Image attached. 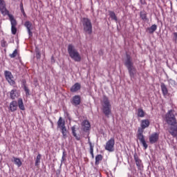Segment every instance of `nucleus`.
Segmentation results:
<instances>
[{"label":"nucleus","instance_id":"obj_28","mask_svg":"<svg viewBox=\"0 0 177 177\" xmlns=\"http://www.w3.org/2000/svg\"><path fill=\"white\" fill-rule=\"evenodd\" d=\"M88 145L90 146V153L93 158L95 157L93 155V145H92V142L91 141H89V139H88Z\"/></svg>","mask_w":177,"mask_h":177},{"label":"nucleus","instance_id":"obj_31","mask_svg":"<svg viewBox=\"0 0 177 177\" xmlns=\"http://www.w3.org/2000/svg\"><path fill=\"white\" fill-rule=\"evenodd\" d=\"M66 151H64L63 153H62V159H61V165H63V162L64 161H66Z\"/></svg>","mask_w":177,"mask_h":177},{"label":"nucleus","instance_id":"obj_4","mask_svg":"<svg viewBox=\"0 0 177 177\" xmlns=\"http://www.w3.org/2000/svg\"><path fill=\"white\" fill-rule=\"evenodd\" d=\"M101 106L102 107V113L109 118L111 115V103L107 97H103L102 101L101 102Z\"/></svg>","mask_w":177,"mask_h":177},{"label":"nucleus","instance_id":"obj_35","mask_svg":"<svg viewBox=\"0 0 177 177\" xmlns=\"http://www.w3.org/2000/svg\"><path fill=\"white\" fill-rule=\"evenodd\" d=\"M1 45L2 48H6V46H8V43L5 40H1Z\"/></svg>","mask_w":177,"mask_h":177},{"label":"nucleus","instance_id":"obj_5","mask_svg":"<svg viewBox=\"0 0 177 177\" xmlns=\"http://www.w3.org/2000/svg\"><path fill=\"white\" fill-rule=\"evenodd\" d=\"M68 53L70 57L74 60V62H81V55H80L78 50L75 49V47L72 44L68 46Z\"/></svg>","mask_w":177,"mask_h":177},{"label":"nucleus","instance_id":"obj_7","mask_svg":"<svg viewBox=\"0 0 177 177\" xmlns=\"http://www.w3.org/2000/svg\"><path fill=\"white\" fill-rule=\"evenodd\" d=\"M57 124V129H60L64 139H66V138H67V133H68L67 128H66V121L63 120L62 117H60Z\"/></svg>","mask_w":177,"mask_h":177},{"label":"nucleus","instance_id":"obj_14","mask_svg":"<svg viewBox=\"0 0 177 177\" xmlns=\"http://www.w3.org/2000/svg\"><path fill=\"white\" fill-rule=\"evenodd\" d=\"M82 126L84 131H89L91 129V123L88 120H84L82 122Z\"/></svg>","mask_w":177,"mask_h":177},{"label":"nucleus","instance_id":"obj_40","mask_svg":"<svg viewBox=\"0 0 177 177\" xmlns=\"http://www.w3.org/2000/svg\"><path fill=\"white\" fill-rule=\"evenodd\" d=\"M36 57H37V59H41V53H37V55H36Z\"/></svg>","mask_w":177,"mask_h":177},{"label":"nucleus","instance_id":"obj_12","mask_svg":"<svg viewBox=\"0 0 177 177\" xmlns=\"http://www.w3.org/2000/svg\"><path fill=\"white\" fill-rule=\"evenodd\" d=\"M158 138H160V134L158 133H153L149 136V142L151 145L157 142L158 141Z\"/></svg>","mask_w":177,"mask_h":177},{"label":"nucleus","instance_id":"obj_26","mask_svg":"<svg viewBox=\"0 0 177 177\" xmlns=\"http://www.w3.org/2000/svg\"><path fill=\"white\" fill-rule=\"evenodd\" d=\"M109 16L112 20H115V21H118L117 16L115 15V12L113 11H109Z\"/></svg>","mask_w":177,"mask_h":177},{"label":"nucleus","instance_id":"obj_36","mask_svg":"<svg viewBox=\"0 0 177 177\" xmlns=\"http://www.w3.org/2000/svg\"><path fill=\"white\" fill-rule=\"evenodd\" d=\"M19 6H20L21 13H23L24 16H26V12H24V8L23 7V3H21Z\"/></svg>","mask_w":177,"mask_h":177},{"label":"nucleus","instance_id":"obj_30","mask_svg":"<svg viewBox=\"0 0 177 177\" xmlns=\"http://www.w3.org/2000/svg\"><path fill=\"white\" fill-rule=\"evenodd\" d=\"M6 8V4L3 0H0V10Z\"/></svg>","mask_w":177,"mask_h":177},{"label":"nucleus","instance_id":"obj_32","mask_svg":"<svg viewBox=\"0 0 177 177\" xmlns=\"http://www.w3.org/2000/svg\"><path fill=\"white\" fill-rule=\"evenodd\" d=\"M11 32L13 35H16V33L17 32V28H16V26H11Z\"/></svg>","mask_w":177,"mask_h":177},{"label":"nucleus","instance_id":"obj_10","mask_svg":"<svg viewBox=\"0 0 177 177\" xmlns=\"http://www.w3.org/2000/svg\"><path fill=\"white\" fill-rule=\"evenodd\" d=\"M134 160L136 166L138 167V169H139V171H142V169H143V163H142V160L138 157V154L136 153L134 154Z\"/></svg>","mask_w":177,"mask_h":177},{"label":"nucleus","instance_id":"obj_39","mask_svg":"<svg viewBox=\"0 0 177 177\" xmlns=\"http://www.w3.org/2000/svg\"><path fill=\"white\" fill-rule=\"evenodd\" d=\"M141 5H146V0H140Z\"/></svg>","mask_w":177,"mask_h":177},{"label":"nucleus","instance_id":"obj_1","mask_svg":"<svg viewBox=\"0 0 177 177\" xmlns=\"http://www.w3.org/2000/svg\"><path fill=\"white\" fill-rule=\"evenodd\" d=\"M176 113L174 110H170L166 114L165 120L168 125H171L169 129V133L171 134V136H177V122L176 118H175V115Z\"/></svg>","mask_w":177,"mask_h":177},{"label":"nucleus","instance_id":"obj_16","mask_svg":"<svg viewBox=\"0 0 177 177\" xmlns=\"http://www.w3.org/2000/svg\"><path fill=\"white\" fill-rule=\"evenodd\" d=\"M81 89V84L80 83H75L72 87L71 88V92H77Z\"/></svg>","mask_w":177,"mask_h":177},{"label":"nucleus","instance_id":"obj_23","mask_svg":"<svg viewBox=\"0 0 177 177\" xmlns=\"http://www.w3.org/2000/svg\"><path fill=\"white\" fill-rule=\"evenodd\" d=\"M102 160H103V156L101 154L97 155L95 156V165H99Z\"/></svg>","mask_w":177,"mask_h":177},{"label":"nucleus","instance_id":"obj_3","mask_svg":"<svg viewBox=\"0 0 177 177\" xmlns=\"http://www.w3.org/2000/svg\"><path fill=\"white\" fill-rule=\"evenodd\" d=\"M124 66L127 67L131 79L135 78V74H136V67L133 65L132 57L129 55H127L126 59L124 61Z\"/></svg>","mask_w":177,"mask_h":177},{"label":"nucleus","instance_id":"obj_21","mask_svg":"<svg viewBox=\"0 0 177 177\" xmlns=\"http://www.w3.org/2000/svg\"><path fill=\"white\" fill-rule=\"evenodd\" d=\"M140 17L143 21H147V20H149V19H147V12H146V11H141L140 12Z\"/></svg>","mask_w":177,"mask_h":177},{"label":"nucleus","instance_id":"obj_33","mask_svg":"<svg viewBox=\"0 0 177 177\" xmlns=\"http://www.w3.org/2000/svg\"><path fill=\"white\" fill-rule=\"evenodd\" d=\"M24 90L26 92V96H30V90L28 89V87L26 86V85L24 86Z\"/></svg>","mask_w":177,"mask_h":177},{"label":"nucleus","instance_id":"obj_37","mask_svg":"<svg viewBox=\"0 0 177 177\" xmlns=\"http://www.w3.org/2000/svg\"><path fill=\"white\" fill-rule=\"evenodd\" d=\"M71 131H72L73 135H75V133H75V126H73V127H71Z\"/></svg>","mask_w":177,"mask_h":177},{"label":"nucleus","instance_id":"obj_38","mask_svg":"<svg viewBox=\"0 0 177 177\" xmlns=\"http://www.w3.org/2000/svg\"><path fill=\"white\" fill-rule=\"evenodd\" d=\"M173 36H174V41H177V32H174L173 33Z\"/></svg>","mask_w":177,"mask_h":177},{"label":"nucleus","instance_id":"obj_13","mask_svg":"<svg viewBox=\"0 0 177 177\" xmlns=\"http://www.w3.org/2000/svg\"><path fill=\"white\" fill-rule=\"evenodd\" d=\"M71 103L73 106H79V104H81V97L80 95L73 96Z\"/></svg>","mask_w":177,"mask_h":177},{"label":"nucleus","instance_id":"obj_8","mask_svg":"<svg viewBox=\"0 0 177 177\" xmlns=\"http://www.w3.org/2000/svg\"><path fill=\"white\" fill-rule=\"evenodd\" d=\"M4 75L6 77V81H8V84H10V85H15V84H16V82L13 80L15 77H13L12 72H10L9 71H6L4 72Z\"/></svg>","mask_w":177,"mask_h":177},{"label":"nucleus","instance_id":"obj_25","mask_svg":"<svg viewBox=\"0 0 177 177\" xmlns=\"http://www.w3.org/2000/svg\"><path fill=\"white\" fill-rule=\"evenodd\" d=\"M138 117H140V118H143L145 117V111H143L142 109H138L137 112Z\"/></svg>","mask_w":177,"mask_h":177},{"label":"nucleus","instance_id":"obj_6","mask_svg":"<svg viewBox=\"0 0 177 177\" xmlns=\"http://www.w3.org/2000/svg\"><path fill=\"white\" fill-rule=\"evenodd\" d=\"M82 23L84 32H86V34L91 35L93 31L92 22H91V19L88 18H82Z\"/></svg>","mask_w":177,"mask_h":177},{"label":"nucleus","instance_id":"obj_17","mask_svg":"<svg viewBox=\"0 0 177 177\" xmlns=\"http://www.w3.org/2000/svg\"><path fill=\"white\" fill-rule=\"evenodd\" d=\"M160 88H161V91L163 96H167V95H168V88H167V86L165 85V84L161 83Z\"/></svg>","mask_w":177,"mask_h":177},{"label":"nucleus","instance_id":"obj_15","mask_svg":"<svg viewBox=\"0 0 177 177\" xmlns=\"http://www.w3.org/2000/svg\"><path fill=\"white\" fill-rule=\"evenodd\" d=\"M10 110L12 113L14 111H16V110H17V101H12L10 103Z\"/></svg>","mask_w":177,"mask_h":177},{"label":"nucleus","instance_id":"obj_22","mask_svg":"<svg viewBox=\"0 0 177 177\" xmlns=\"http://www.w3.org/2000/svg\"><path fill=\"white\" fill-rule=\"evenodd\" d=\"M18 106L20 110L24 111L26 110V108L24 107V104L23 103V99L19 98L18 100Z\"/></svg>","mask_w":177,"mask_h":177},{"label":"nucleus","instance_id":"obj_24","mask_svg":"<svg viewBox=\"0 0 177 177\" xmlns=\"http://www.w3.org/2000/svg\"><path fill=\"white\" fill-rule=\"evenodd\" d=\"M156 30H157V25L156 24H153L150 28H147V31L149 32V34H153Z\"/></svg>","mask_w":177,"mask_h":177},{"label":"nucleus","instance_id":"obj_20","mask_svg":"<svg viewBox=\"0 0 177 177\" xmlns=\"http://www.w3.org/2000/svg\"><path fill=\"white\" fill-rule=\"evenodd\" d=\"M12 161H13L15 165H17L18 167H21V165H23V162H21L20 158L16 157H13Z\"/></svg>","mask_w":177,"mask_h":177},{"label":"nucleus","instance_id":"obj_29","mask_svg":"<svg viewBox=\"0 0 177 177\" xmlns=\"http://www.w3.org/2000/svg\"><path fill=\"white\" fill-rule=\"evenodd\" d=\"M39 162H41V154H38L36 160H35V166L39 165Z\"/></svg>","mask_w":177,"mask_h":177},{"label":"nucleus","instance_id":"obj_34","mask_svg":"<svg viewBox=\"0 0 177 177\" xmlns=\"http://www.w3.org/2000/svg\"><path fill=\"white\" fill-rule=\"evenodd\" d=\"M17 56V50H15L12 54L10 55V57L13 59Z\"/></svg>","mask_w":177,"mask_h":177},{"label":"nucleus","instance_id":"obj_18","mask_svg":"<svg viewBox=\"0 0 177 177\" xmlns=\"http://www.w3.org/2000/svg\"><path fill=\"white\" fill-rule=\"evenodd\" d=\"M8 17L11 23V27H16V26H17V21H16V19H15V17H13L12 15H8Z\"/></svg>","mask_w":177,"mask_h":177},{"label":"nucleus","instance_id":"obj_27","mask_svg":"<svg viewBox=\"0 0 177 177\" xmlns=\"http://www.w3.org/2000/svg\"><path fill=\"white\" fill-rule=\"evenodd\" d=\"M0 12H1V14L3 15V16H9V10H8V9L6 8H2L0 10Z\"/></svg>","mask_w":177,"mask_h":177},{"label":"nucleus","instance_id":"obj_9","mask_svg":"<svg viewBox=\"0 0 177 177\" xmlns=\"http://www.w3.org/2000/svg\"><path fill=\"white\" fill-rule=\"evenodd\" d=\"M115 144V141H114V139L113 138H111L109 141L106 142L105 150H107L108 151H114Z\"/></svg>","mask_w":177,"mask_h":177},{"label":"nucleus","instance_id":"obj_11","mask_svg":"<svg viewBox=\"0 0 177 177\" xmlns=\"http://www.w3.org/2000/svg\"><path fill=\"white\" fill-rule=\"evenodd\" d=\"M24 26L27 29L29 38H31V37H32V32H31V30H32V24L29 21H26Z\"/></svg>","mask_w":177,"mask_h":177},{"label":"nucleus","instance_id":"obj_2","mask_svg":"<svg viewBox=\"0 0 177 177\" xmlns=\"http://www.w3.org/2000/svg\"><path fill=\"white\" fill-rule=\"evenodd\" d=\"M150 127V120L149 119H145L142 120L140 122V127L138 129V134H137V138L140 140V143H142L145 150L147 149L149 147L147 145V143H146V140H145V136H143V131L146 128H149Z\"/></svg>","mask_w":177,"mask_h":177},{"label":"nucleus","instance_id":"obj_41","mask_svg":"<svg viewBox=\"0 0 177 177\" xmlns=\"http://www.w3.org/2000/svg\"><path fill=\"white\" fill-rule=\"evenodd\" d=\"M74 137H75V139L77 140H80V137H78V136H77V133H75V135H73Z\"/></svg>","mask_w":177,"mask_h":177},{"label":"nucleus","instance_id":"obj_19","mask_svg":"<svg viewBox=\"0 0 177 177\" xmlns=\"http://www.w3.org/2000/svg\"><path fill=\"white\" fill-rule=\"evenodd\" d=\"M10 96L12 100H15L19 96V92H17V90L13 89L10 91Z\"/></svg>","mask_w":177,"mask_h":177}]
</instances>
